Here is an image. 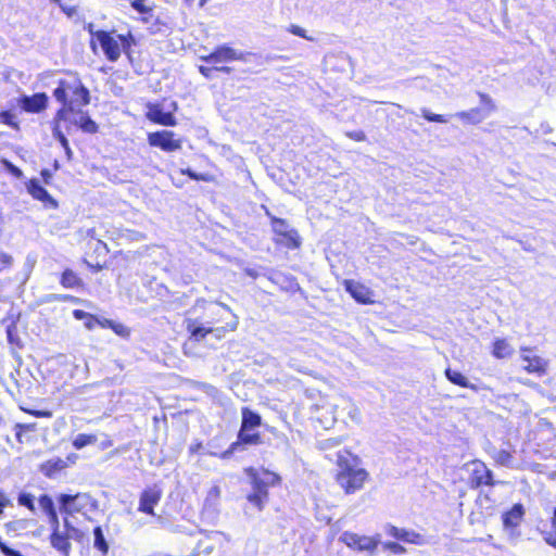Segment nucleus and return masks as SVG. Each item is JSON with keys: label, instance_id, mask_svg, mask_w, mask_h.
Listing matches in <instances>:
<instances>
[{"label": "nucleus", "instance_id": "1", "mask_svg": "<svg viewBox=\"0 0 556 556\" xmlns=\"http://www.w3.org/2000/svg\"><path fill=\"white\" fill-rule=\"evenodd\" d=\"M334 482L345 495L362 491L370 479L368 470L361 466L357 455L344 450L337 454Z\"/></svg>", "mask_w": 556, "mask_h": 556}, {"label": "nucleus", "instance_id": "2", "mask_svg": "<svg viewBox=\"0 0 556 556\" xmlns=\"http://www.w3.org/2000/svg\"><path fill=\"white\" fill-rule=\"evenodd\" d=\"M87 30L90 35V48L97 52L99 47L105 59L110 62H117L122 53L130 56L132 47L136 45V38L131 31L117 34L115 29L104 30L94 29L93 24H88Z\"/></svg>", "mask_w": 556, "mask_h": 556}, {"label": "nucleus", "instance_id": "3", "mask_svg": "<svg viewBox=\"0 0 556 556\" xmlns=\"http://www.w3.org/2000/svg\"><path fill=\"white\" fill-rule=\"evenodd\" d=\"M53 97L61 103V108L54 114L58 118L72 117L90 103V92L77 75L60 79L53 90Z\"/></svg>", "mask_w": 556, "mask_h": 556}, {"label": "nucleus", "instance_id": "4", "mask_svg": "<svg viewBox=\"0 0 556 556\" xmlns=\"http://www.w3.org/2000/svg\"><path fill=\"white\" fill-rule=\"evenodd\" d=\"M244 473L250 479L251 492L245 498L257 511H262L269 501V488L281 484V477L266 468L257 470L254 467H247Z\"/></svg>", "mask_w": 556, "mask_h": 556}, {"label": "nucleus", "instance_id": "5", "mask_svg": "<svg viewBox=\"0 0 556 556\" xmlns=\"http://www.w3.org/2000/svg\"><path fill=\"white\" fill-rule=\"evenodd\" d=\"M216 315L218 319L211 321L207 327L201 326L197 319H186V330L190 334V338L199 341L210 333H215L216 337L220 338L237 329L238 319L228 306L222 305Z\"/></svg>", "mask_w": 556, "mask_h": 556}, {"label": "nucleus", "instance_id": "6", "mask_svg": "<svg viewBox=\"0 0 556 556\" xmlns=\"http://www.w3.org/2000/svg\"><path fill=\"white\" fill-rule=\"evenodd\" d=\"M243 59L244 56L240 51L228 45H220L215 47L211 53L200 56V60L204 62L205 65H200L199 72L207 79L213 77L214 72L230 74L232 67L226 66L224 63L242 61Z\"/></svg>", "mask_w": 556, "mask_h": 556}, {"label": "nucleus", "instance_id": "7", "mask_svg": "<svg viewBox=\"0 0 556 556\" xmlns=\"http://www.w3.org/2000/svg\"><path fill=\"white\" fill-rule=\"evenodd\" d=\"M63 527V530H61L60 526L56 529H52L49 534V543L61 556H70L72 553L71 540L78 544H84L88 541V536L84 530L75 527L72 520L65 519Z\"/></svg>", "mask_w": 556, "mask_h": 556}, {"label": "nucleus", "instance_id": "8", "mask_svg": "<svg viewBox=\"0 0 556 556\" xmlns=\"http://www.w3.org/2000/svg\"><path fill=\"white\" fill-rule=\"evenodd\" d=\"M262 425V417L258 413L252 410L250 407L244 406L241 408V426L238 432V440L231 443L226 454L231 453L239 444L244 445H258L262 443V435L260 432L249 433V428H260Z\"/></svg>", "mask_w": 556, "mask_h": 556}, {"label": "nucleus", "instance_id": "9", "mask_svg": "<svg viewBox=\"0 0 556 556\" xmlns=\"http://www.w3.org/2000/svg\"><path fill=\"white\" fill-rule=\"evenodd\" d=\"M59 510L63 517V521L71 520L76 515H86L88 507H93L96 502L90 494L77 492L75 494H59L56 497Z\"/></svg>", "mask_w": 556, "mask_h": 556}, {"label": "nucleus", "instance_id": "10", "mask_svg": "<svg viewBox=\"0 0 556 556\" xmlns=\"http://www.w3.org/2000/svg\"><path fill=\"white\" fill-rule=\"evenodd\" d=\"M270 220L271 230L274 233L273 241L277 247L287 250H298L302 244L301 237L294 228L290 227L285 218L276 217L267 213Z\"/></svg>", "mask_w": 556, "mask_h": 556}, {"label": "nucleus", "instance_id": "11", "mask_svg": "<svg viewBox=\"0 0 556 556\" xmlns=\"http://www.w3.org/2000/svg\"><path fill=\"white\" fill-rule=\"evenodd\" d=\"M469 489L478 490L484 486L493 488L498 482L495 481L493 471L486 464L480 459L470 460L467 465Z\"/></svg>", "mask_w": 556, "mask_h": 556}, {"label": "nucleus", "instance_id": "12", "mask_svg": "<svg viewBox=\"0 0 556 556\" xmlns=\"http://www.w3.org/2000/svg\"><path fill=\"white\" fill-rule=\"evenodd\" d=\"M85 256L81 262L85 264L91 273H99L108 268V262L105 260L110 252L108 244L97 239L96 242L91 243V247H86Z\"/></svg>", "mask_w": 556, "mask_h": 556}, {"label": "nucleus", "instance_id": "13", "mask_svg": "<svg viewBox=\"0 0 556 556\" xmlns=\"http://www.w3.org/2000/svg\"><path fill=\"white\" fill-rule=\"evenodd\" d=\"M147 141L150 147L159 148L163 152L173 153L182 148V139L173 130L162 129L149 132Z\"/></svg>", "mask_w": 556, "mask_h": 556}, {"label": "nucleus", "instance_id": "14", "mask_svg": "<svg viewBox=\"0 0 556 556\" xmlns=\"http://www.w3.org/2000/svg\"><path fill=\"white\" fill-rule=\"evenodd\" d=\"M520 361L523 363L522 369L530 375L543 377L548 371V361L533 353L529 346L520 348Z\"/></svg>", "mask_w": 556, "mask_h": 556}, {"label": "nucleus", "instance_id": "15", "mask_svg": "<svg viewBox=\"0 0 556 556\" xmlns=\"http://www.w3.org/2000/svg\"><path fill=\"white\" fill-rule=\"evenodd\" d=\"M341 542L356 552H375L380 543L379 536L359 535L345 531L341 535Z\"/></svg>", "mask_w": 556, "mask_h": 556}, {"label": "nucleus", "instance_id": "16", "mask_svg": "<svg viewBox=\"0 0 556 556\" xmlns=\"http://www.w3.org/2000/svg\"><path fill=\"white\" fill-rule=\"evenodd\" d=\"M75 124L76 123L73 121V117L58 118V116H53L51 121L52 135L60 142L68 155L72 153V151L64 131L70 132Z\"/></svg>", "mask_w": 556, "mask_h": 556}, {"label": "nucleus", "instance_id": "17", "mask_svg": "<svg viewBox=\"0 0 556 556\" xmlns=\"http://www.w3.org/2000/svg\"><path fill=\"white\" fill-rule=\"evenodd\" d=\"M344 290L358 303L363 305L372 304V291L364 283L353 279H345L342 282Z\"/></svg>", "mask_w": 556, "mask_h": 556}, {"label": "nucleus", "instance_id": "18", "mask_svg": "<svg viewBox=\"0 0 556 556\" xmlns=\"http://www.w3.org/2000/svg\"><path fill=\"white\" fill-rule=\"evenodd\" d=\"M147 109L146 117L151 123L166 127L177 125V118L173 112H164L159 103H148Z\"/></svg>", "mask_w": 556, "mask_h": 556}, {"label": "nucleus", "instance_id": "19", "mask_svg": "<svg viewBox=\"0 0 556 556\" xmlns=\"http://www.w3.org/2000/svg\"><path fill=\"white\" fill-rule=\"evenodd\" d=\"M162 498V491L156 488L144 489L139 497L138 510L150 516H155L154 507L160 503Z\"/></svg>", "mask_w": 556, "mask_h": 556}, {"label": "nucleus", "instance_id": "20", "mask_svg": "<svg viewBox=\"0 0 556 556\" xmlns=\"http://www.w3.org/2000/svg\"><path fill=\"white\" fill-rule=\"evenodd\" d=\"M27 192L33 199L40 201L46 207L56 208L58 201L43 188L39 181L35 178L29 179L26 182Z\"/></svg>", "mask_w": 556, "mask_h": 556}, {"label": "nucleus", "instance_id": "21", "mask_svg": "<svg viewBox=\"0 0 556 556\" xmlns=\"http://www.w3.org/2000/svg\"><path fill=\"white\" fill-rule=\"evenodd\" d=\"M18 104L27 113H40L48 106V96L45 92L22 96L18 99Z\"/></svg>", "mask_w": 556, "mask_h": 556}, {"label": "nucleus", "instance_id": "22", "mask_svg": "<svg viewBox=\"0 0 556 556\" xmlns=\"http://www.w3.org/2000/svg\"><path fill=\"white\" fill-rule=\"evenodd\" d=\"M525 517V507L521 503L514 504L508 510L502 515V521L505 529L515 531Z\"/></svg>", "mask_w": 556, "mask_h": 556}, {"label": "nucleus", "instance_id": "23", "mask_svg": "<svg viewBox=\"0 0 556 556\" xmlns=\"http://www.w3.org/2000/svg\"><path fill=\"white\" fill-rule=\"evenodd\" d=\"M387 532L392 538L403 541L405 543L414 544V545H422L425 544V538L415 531H409L403 528H397L395 526H389Z\"/></svg>", "mask_w": 556, "mask_h": 556}, {"label": "nucleus", "instance_id": "24", "mask_svg": "<svg viewBox=\"0 0 556 556\" xmlns=\"http://www.w3.org/2000/svg\"><path fill=\"white\" fill-rule=\"evenodd\" d=\"M38 503L42 513L48 518L51 530L56 529L60 526V518L53 498L49 494H40L38 497Z\"/></svg>", "mask_w": 556, "mask_h": 556}, {"label": "nucleus", "instance_id": "25", "mask_svg": "<svg viewBox=\"0 0 556 556\" xmlns=\"http://www.w3.org/2000/svg\"><path fill=\"white\" fill-rule=\"evenodd\" d=\"M514 353V346L506 338H496L491 344V354L496 359L510 358Z\"/></svg>", "mask_w": 556, "mask_h": 556}, {"label": "nucleus", "instance_id": "26", "mask_svg": "<svg viewBox=\"0 0 556 556\" xmlns=\"http://www.w3.org/2000/svg\"><path fill=\"white\" fill-rule=\"evenodd\" d=\"M73 316L76 319H83V317H87L88 323H85V327L89 330L94 329L97 326H100L101 328L110 329L112 326V321H113L112 319H108V318L100 319L96 315L87 313L83 309H74Z\"/></svg>", "mask_w": 556, "mask_h": 556}, {"label": "nucleus", "instance_id": "27", "mask_svg": "<svg viewBox=\"0 0 556 556\" xmlns=\"http://www.w3.org/2000/svg\"><path fill=\"white\" fill-rule=\"evenodd\" d=\"M60 285L65 289H77L84 287V281L72 268H65L60 276Z\"/></svg>", "mask_w": 556, "mask_h": 556}, {"label": "nucleus", "instance_id": "28", "mask_svg": "<svg viewBox=\"0 0 556 556\" xmlns=\"http://www.w3.org/2000/svg\"><path fill=\"white\" fill-rule=\"evenodd\" d=\"M541 534L544 541L556 548V507L553 510L551 520L544 523L541 528Z\"/></svg>", "mask_w": 556, "mask_h": 556}, {"label": "nucleus", "instance_id": "29", "mask_svg": "<svg viewBox=\"0 0 556 556\" xmlns=\"http://www.w3.org/2000/svg\"><path fill=\"white\" fill-rule=\"evenodd\" d=\"M10 320L7 326V338L8 342L12 348L21 349L23 346L22 340L18 336L17 330V317L11 316L3 319V321Z\"/></svg>", "mask_w": 556, "mask_h": 556}, {"label": "nucleus", "instance_id": "30", "mask_svg": "<svg viewBox=\"0 0 556 556\" xmlns=\"http://www.w3.org/2000/svg\"><path fill=\"white\" fill-rule=\"evenodd\" d=\"M93 533V547L100 553L101 556H106L110 551V545L105 539L104 531L101 526H96L92 530Z\"/></svg>", "mask_w": 556, "mask_h": 556}, {"label": "nucleus", "instance_id": "31", "mask_svg": "<svg viewBox=\"0 0 556 556\" xmlns=\"http://www.w3.org/2000/svg\"><path fill=\"white\" fill-rule=\"evenodd\" d=\"M66 467L62 458L48 459L40 465V471L48 478L53 477Z\"/></svg>", "mask_w": 556, "mask_h": 556}, {"label": "nucleus", "instance_id": "32", "mask_svg": "<svg viewBox=\"0 0 556 556\" xmlns=\"http://www.w3.org/2000/svg\"><path fill=\"white\" fill-rule=\"evenodd\" d=\"M131 8L141 14L140 21L147 24L153 16V5L147 4V0H131Z\"/></svg>", "mask_w": 556, "mask_h": 556}, {"label": "nucleus", "instance_id": "33", "mask_svg": "<svg viewBox=\"0 0 556 556\" xmlns=\"http://www.w3.org/2000/svg\"><path fill=\"white\" fill-rule=\"evenodd\" d=\"M495 465L511 468L514 467L515 451L514 450H498L492 455Z\"/></svg>", "mask_w": 556, "mask_h": 556}, {"label": "nucleus", "instance_id": "34", "mask_svg": "<svg viewBox=\"0 0 556 556\" xmlns=\"http://www.w3.org/2000/svg\"><path fill=\"white\" fill-rule=\"evenodd\" d=\"M444 375H445L446 379L451 383H453V384H455L457 387H460V388H472V386L470 384V382L467 379V377H465L458 370H455V369H452L451 367H447L444 370Z\"/></svg>", "mask_w": 556, "mask_h": 556}, {"label": "nucleus", "instance_id": "35", "mask_svg": "<svg viewBox=\"0 0 556 556\" xmlns=\"http://www.w3.org/2000/svg\"><path fill=\"white\" fill-rule=\"evenodd\" d=\"M79 119L73 121L76 123L74 126H78L84 132L87 134H96L99 130L98 124L87 114V113H79Z\"/></svg>", "mask_w": 556, "mask_h": 556}, {"label": "nucleus", "instance_id": "36", "mask_svg": "<svg viewBox=\"0 0 556 556\" xmlns=\"http://www.w3.org/2000/svg\"><path fill=\"white\" fill-rule=\"evenodd\" d=\"M456 116L468 124H479L483 121L484 115L482 114L479 108H473L468 111H462L456 114Z\"/></svg>", "mask_w": 556, "mask_h": 556}, {"label": "nucleus", "instance_id": "37", "mask_svg": "<svg viewBox=\"0 0 556 556\" xmlns=\"http://www.w3.org/2000/svg\"><path fill=\"white\" fill-rule=\"evenodd\" d=\"M180 174L188 176L190 179L195 181L215 182L216 178L214 175L208 173H195L191 168H181Z\"/></svg>", "mask_w": 556, "mask_h": 556}, {"label": "nucleus", "instance_id": "38", "mask_svg": "<svg viewBox=\"0 0 556 556\" xmlns=\"http://www.w3.org/2000/svg\"><path fill=\"white\" fill-rule=\"evenodd\" d=\"M97 441V435L88 434V433H79L77 434L72 444L76 450H81L87 445L93 444Z\"/></svg>", "mask_w": 556, "mask_h": 556}, {"label": "nucleus", "instance_id": "39", "mask_svg": "<svg viewBox=\"0 0 556 556\" xmlns=\"http://www.w3.org/2000/svg\"><path fill=\"white\" fill-rule=\"evenodd\" d=\"M78 237L79 240L85 243V247H91L92 242H96L97 239H100L94 227L79 229Z\"/></svg>", "mask_w": 556, "mask_h": 556}, {"label": "nucleus", "instance_id": "40", "mask_svg": "<svg viewBox=\"0 0 556 556\" xmlns=\"http://www.w3.org/2000/svg\"><path fill=\"white\" fill-rule=\"evenodd\" d=\"M0 121L4 125L11 127L14 130L20 129V123L16 119V115L10 110H4L0 112Z\"/></svg>", "mask_w": 556, "mask_h": 556}, {"label": "nucleus", "instance_id": "41", "mask_svg": "<svg viewBox=\"0 0 556 556\" xmlns=\"http://www.w3.org/2000/svg\"><path fill=\"white\" fill-rule=\"evenodd\" d=\"M17 504L20 506L27 508L31 513L36 511L35 497L30 493H26V492L20 493L17 496Z\"/></svg>", "mask_w": 556, "mask_h": 556}, {"label": "nucleus", "instance_id": "42", "mask_svg": "<svg viewBox=\"0 0 556 556\" xmlns=\"http://www.w3.org/2000/svg\"><path fill=\"white\" fill-rule=\"evenodd\" d=\"M421 115L422 117L428 121V122H432V123H446L447 122V118L442 115V114H435V113H432L428 110H422L421 111Z\"/></svg>", "mask_w": 556, "mask_h": 556}, {"label": "nucleus", "instance_id": "43", "mask_svg": "<svg viewBox=\"0 0 556 556\" xmlns=\"http://www.w3.org/2000/svg\"><path fill=\"white\" fill-rule=\"evenodd\" d=\"M1 164L3 165V167L10 173L12 174L14 177L16 178H22L23 177V172L20 167L15 166L12 162H10L9 160L7 159H2L1 160Z\"/></svg>", "mask_w": 556, "mask_h": 556}, {"label": "nucleus", "instance_id": "44", "mask_svg": "<svg viewBox=\"0 0 556 556\" xmlns=\"http://www.w3.org/2000/svg\"><path fill=\"white\" fill-rule=\"evenodd\" d=\"M110 329L122 338H127L130 334L129 328H127L124 324L116 323L114 320L112 321V326Z\"/></svg>", "mask_w": 556, "mask_h": 556}, {"label": "nucleus", "instance_id": "45", "mask_svg": "<svg viewBox=\"0 0 556 556\" xmlns=\"http://www.w3.org/2000/svg\"><path fill=\"white\" fill-rule=\"evenodd\" d=\"M478 97L480 99L481 104L489 111L493 112L496 110V105L493 101V99L484 92H478Z\"/></svg>", "mask_w": 556, "mask_h": 556}, {"label": "nucleus", "instance_id": "46", "mask_svg": "<svg viewBox=\"0 0 556 556\" xmlns=\"http://www.w3.org/2000/svg\"><path fill=\"white\" fill-rule=\"evenodd\" d=\"M383 548L396 555L406 553V548L397 542H386Z\"/></svg>", "mask_w": 556, "mask_h": 556}, {"label": "nucleus", "instance_id": "47", "mask_svg": "<svg viewBox=\"0 0 556 556\" xmlns=\"http://www.w3.org/2000/svg\"><path fill=\"white\" fill-rule=\"evenodd\" d=\"M287 30H288L290 34L295 35V36H298V37L304 38V39L309 40V41H312V40H313V38H312V37L307 36L306 30H305V29H303L302 27H300L299 25H294V24H292V25H290V26L287 28Z\"/></svg>", "mask_w": 556, "mask_h": 556}, {"label": "nucleus", "instance_id": "48", "mask_svg": "<svg viewBox=\"0 0 556 556\" xmlns=\"http://www.w3.org/2000/svg\"><path fill=\"white\" fill-rule=\"evenodd\" d=\"M13 264V257L5 253L0 251V273L10 268Z\"/></svg>", "mask_w": 556, "mask_h": 556}, {"label": "nucleus", "instance_id": "49", "mask_svg": "<svg viewBox=\"0 0 556 556\" xmlns=\"http://www.w3.org/2000/svg\"><path fill=\"white\" fill-rule=\"evenodd\" d=\"M11 506L12 502L10 497L2 489H0V517L4 514L5 509Z\"/></svg>", "mask_w": 556, "mask_h": 556}, {"label": "nucleus", "instance_id": "50", "mask_svg": "<svg viewBox=\"0 0 556 556\" xmlns=\"http://www.w3.org/2000/svg\"><path fill=\"white\" fill-rule=\"evenodd\" d=\"M345 136L355 142H363L367 139L366 134L363 130H350L345 132Z\"/></svg>", "mask_w": 556, "mask_h": 556}, {"label": "nucleus", "instance_id": "51", "mask_svg": "<svg viewBox=\"0 0 556 556\" xmlns=\"http://www.w3.org/2000/svg\"><path fill=\"white\" fill-rule=\"evenodd\" d=\"M220 497V489L217 485L212 486L206 496V502H211V504H215Z\"/></svg>", "mask_w": 556, "mask_h": 556}, {"label": "nucleus", "instance_id": "52", "mask_svg": "<svg viewBox=\"0 0 556 556\" xmlns=\"http://www.w3.org/2000/svg\"><path fill=\"white\" fill-rule=\"evenodd\" d=\"M40 176L43 180L45 184L49 185L50 181H51V178H52V174L49 169L47 168H43L41 172H40Z\"/></svg>", "mask_w": 556, "mask_h": 556}, {"label": "nucleus", "instance_id": "53", "mask_svg": "<svg viewBox=\"0 0 556 556\" xmlns=\"http://www.w3.org/2000/svg\"><path fill=\"white\" fill-rule=\"evenodd\" d=\"M113 446V440L110 435H105V439L100 443L101 450H106Z\"/></svg>", "mask_w": 556, "mask_h": 556}, {"label": "nucleus", "instance_id": "54", "mask_svg": "<svg viewBox=\"0 0 556 556\" xmlns=\"http://www.w3.org/2000/svg\"><path fill=\"white\" fill-rule=\"evenodd\" d=\"M61 10L64 14H66L68 17L73 16L76 14L77 10L75 7H65V5H61Z\"/></svg>", "mask_w": 556, "mask_h": 556}, {"label": "nucleus", "instance_id": "55", "mask_svg": "<svg viewBox=\"0 0 556 556\" xmlns=\"http://www.w3.org/2000/svg\"><path fill=\"white\" fill-rule=\"evenodd\" d=\"M31 415L35 417H50L51 413L47 410H34L31 412Z\"/></svg>", "mask_w": 556, "mask_h": 556}, {"label": "nucleus", "instance_id": "56", "mask_svg": "<svg viewBox=\"0 0 556 556\" xmlns=\"http://www.w3.org/2000/svg\"><path fill=\"white\" fill-rule=\"evenodd\" d=\"M63 300H68V301H72V302H78L79 300L73 295H63L62 296Z\"/></svg>", "mask_w": 556, "mask_h": 556}, {"label": "nucleus", "instance_id": "57", "mask_svg": "<svg viewBox=\"0 0 556 556\" xmlns=\"http://www.w3.org/2000/svg\"><path fill=\"white\" fill-rule=\"evenodd\" d=\"M122 256L127 260V255L123 251H117L114 253L113 257Z\"/></svg>", "mask_w": 556, "mask_h": 556}, {"label": "nucleus", "instance_id": "58", "mask_svg": "<svg viewBox=\"0 0 556 556\" xmlns=\"http://www.w3.org/2000/svg\"><path fill=\"white\" fill-rule=\"evenodd\" d=\"M206 2H207V0H198V1H197V5H198L199 8H203V7L206 4Z\"/></svg>", "mask_w": 556, "mask_h": 556}, {"label": "nucleus", "instance_id": "59", "mask_svg": "<svg viewBox=\"0 0 556 556\" xmlns=\"http://www.w3.org/2000/svg\"><path fill=\"white\" fill-rule=\"evenodd\" d=\"M185 2L188 4V5H191L195 2V0H185Z\"/></svg>", "mask_w": 556, "mask_h": 556}, {"label": "nucleus", "instance_id": "60", "mask_svg": "<svg viewBox=\"0 0 556 556\" xmlns=\"http://www.w3.org/2000/svg\"><path fill=\"white\" fill-rule=\"evenodd\" d=\"M257 432L256 428H249V433Z\"/></svg>", "mask_w": 556, "mask_h": 556}, {"label": "nucleus", "instance_id": "61", "mask_svg": "<svg viewBox=\"0 0 556 556\" xmlns=\"http://www.w3.org/2000/svg\"><path fill=\"white\" fill-rule=\"evenodd\" d=\"M85 323H88V318L87 317H83V319Z\"/></svg>", "mask_w": 556, "mask_h": 556}]
</instances>
